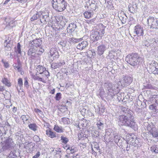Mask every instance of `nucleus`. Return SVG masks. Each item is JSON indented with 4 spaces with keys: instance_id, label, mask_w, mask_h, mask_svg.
<instances>
[{
    "instance_id": "obj_1",
    "label": "nucleus",
    "mask_w": 158,
    "mask_h": 158,
    "mask_svg": "<svg viewBox=\"0 0 158 158\" xmlns=\"http://www.w3.org/2000/svg\"><path fill=\"white\" fill-rule=\"evenodd\" d=\"M121 110L125 114L119 116V125L129 127L136 131L137 129V126L134 119V117L132 112L128 109L123 106H122Z\"/></svg>"
},
{
    "instance_id": "obj_2",
    "label": "nucleus",
    "mask_w": 158,
    "mask_h": 158,
    "mask_svg": "<svg viewBox=\"0 0 158 158\" xmlns=\"http://www.w3.org/2000/svg\"><path fill=\"white\" fill-rule=\"evenodd\" d=\"M138 54L137 53H132L128 55L125 59L126 61L134 68L138 66L139 60L141 59Z\"/></svg>"
},
{
    "instance_id": "obj_3",
    "label": "nucleus",
    "mask_w": 158,
    "mask_h": 158,
    "mask_svg": "<svg viewBox=\"0 0 158 158\" xmlns=\"http://www.w3.org/2000/svg\"><path fill=\"white\" fill-rule=\"evenodd\" d=\"M51 2L53 8L58 12L64 11L67 6V3L65 0H52Z\"/></svg>"
},
{
    "instance_id": "obj_4",
    "label": "nucleus",
    "mask_w": 158,
    "mask_h": 158,
    "mask_svg": "<svg viewBox=\"0 0 158 158\" xmlns=\"http://www.w3.org/2000/svg\"><path fill=\"white\" fill-rule=\"evenodd\" d=\"M132 81V77L128 76H126L121 79V80L118 82V84L119 86L125 87L129 85Z\"/></svg>"
},
{
    "instance_id": "obj_5",
    "label": "nucleus",
    "mask_w": 158,
    "mask_h": 158,
    "mask_svg": "<svg viewBox=\"0 0 158 158\" xmlns=\"http://www.w3.org/2000/svg\"><path fill=\"white\" fill-rule=\"evenodd\" d=\"M49 20V12L46 8H44V10L40 11V22L45 23Z\"/></svg>"
},
{
    "instance_id": "obj_6",
    "label": "nucleus",
    "mask_w": 158,
    "mask_h": 158,
    "mask_svg": "<svg viewBox=\"0 0 158 158\" xmlns=\"http://www.w3.org/2000/svg\"><path fill=\"white\" fill-rule=\"evenodd\" d=\"M99 31L100 30L98 29H95L92 30L91 37L93 42L97 41L102 39Z\"/></svg>"
},
{
    "instance_id": "obj_7",
    "label": "nucleus",
    "mask_w": 158,
    "mask_h": 158,
    "mask_svg": "<svg viewBox=\"0 0 158 158\" xmlns=\"http://www.w3.org/2000/svg\"><path fill=\"white\" fill-rule=\"evenodd\" d=\"M147 22L148 26L150 27V28H157L158 22L156 18L150 16L147 19Z\"/></svg>"
},
{
    "instance_id": "obj_8",
    "label": "nucleus",
    "mask_w": 158,
    "mask_h": 158,
    "mask_svg": "<svg viewBox=\"0 0 158 158\" xmlns=\"http://www.w3.org/2000/svg\"><path fill=\"white\" fill-rule=\"evenodd\" d=\"M104 87L107 89L108 92H111V91H115L116 92V89L118 88V87L117 85H113L112 83L107 82L104 84Z\"/></svg>"
},
{
    "instance_id": "obj_9",
    "label": "nucleus",
    "mask_w": 158,
    "mask_h": 158,
    "mask_svg": "<svg viewBox=\"0 0 158 158\" xmlns=\"http://www.w3.org/2000/svg\"><path fill=\"white\" fill-rule=\"evenodd\" d=\"M50 57L52 60L58 59L59 56V52L55 48H52L50 52Z\"/></svg>"
},
{
    "instance_id": "obj_10",
    "label": "nucleus",
    "mask_w": 158,
    "mask_h": 158,
    "mask_svg": "<svg viewBox=\"0 0 158 158\" xmlns=\"http://www.w3.org/2000/svg\"><path fill=\"white\" fill-rule=\"evenodd\" d=\"M12 141V139L9 138L5 143L2 144L1 145V147L2 148L1 149L0 152L9 149L11 147V143H11Z\"/></svg>"
},
{
    "instance_id": "obj_11",
    "label": "nucleus",
    "mask_w": 158,
    "mask_h": 158,
    "mask_svg": "<svg viewBox=\"0 0 158 158\" xmlns=\"http://www.w3.org/2000/svg\"><path fill=\"white\" fill-rule=\"evenodd\" d=\"M35 144L31 142H26L24 143V147L26 149L27 153H31L33 151V148Z\"/></svg>"
},
{
    "instance_id": "obj_12",
    "label": "nucleus",
    "mask_w": 158,
    "mask_h": 158,
    "mask_svg": "<svg viewBox=\"0 0 158 158\" xmlns=\"http://www.w3.org/2000/svg\"><path fill=\"white\" fill-rule=\"evenodd\" d=\"M144 125L145 130H147L149 133L156 128L155 125L152 122L145 123Z\"/></svg>"
},
{
    "instance_id": "obj_13",
    "label": "nucleus",
    "mask_w": 158,
    "mask_h": 158,
    "mask_svg": "<svg viewBox=\"0 0 158 158\" xmlns=\"http://www.w3.org/2000/svg\"><path fill=\"white\" fill-rule=\"evenodd\" d=\"M79 43L77 46V48L78 49L82 50L87 47L88 44L87 41H83L81 42L80 41Z\"/></svg>"
},
{
    "instance_id": "obj_14",
    "label": "nucleus",
    "mask_w": 158,
    "mask_h": 158,
    "mask_svg": "<svg viewBox=\"0 0 158 158\" xmlns=\"http://www.w3.org/2000/svg\"><path fill=\"white\" fill-rule=\"evenodd\" d=\"M158 63L155 61H152L149 65V71L154 73L158 65Z\"/></svg>"
},
{
    "instance_id": "obj_15",
    "label": "nucleus",
    "mask_w": 158,
    "mask_h": 158,
    "mask_svg": "<svg viewBox=\"0 0 158 158\" xmlns=\"http://www.w3.org/2000/svg\"><path fill=\"white\" fill-rule=\"evenodd\" d=\"M135 32L138 36L143 35V27L139 25H137L135 27Z\"/></svg>"
},
{
    "instance_id": "obj_16",
    "label": "nucleus",
    "mask_w": 158,
    "mask_h": 158,
    "mask_svg": "<svg viewBox=\"0 0 158 158\" xmlns=\"http://www.w3.org/2000/svg\"><path fill=\"white\" fill-rule=\"evenodd\" d=\"M41 69H43V72L42 73H40V74H42V76L43 77V78L40 77V81H42L44 82H45V80L44 79V78L46 79L48 75L47 73H49L48 71L46 70L45 68H43L42 66H40V70Z\"/></svg>"
},
{
    "instance_id": "obj_17",
    "label": "nucleus",
    "mask_w": 158,
    "mask_h": 158,
    "mask_svg": "<svg viewBox=\"0 0 158 158\" xmlns=\"http://www.w3.org/2000/svg\"><path fill=\"white\" fill-rule=\"evenodd\" d=\"M106 46L104 44H101L98 47L97 53L100 56L103 54L106 50Z\"/></svg>"
},
{
    "instance_id": "obj_18",
    "label": "nucleus",
    "mask_w": 158,
    "mask_h": 158,
    "mask_svg": "<svg viewBox=\"0 0 158 158\" xmlns=\"http://www.w3.org/2000/svg\"><path fill=\"white\" fill-rule=\"evenodd\" d=\"M66 151L68 153H70L71 154L74 153L78 151L77 148L74 146H69L66 149Z\"/></svg>"
},
{
    "instance_id": "obj_19",
    "label": "nucleus",
    "mask_w": 158,
    "mask_h": 158,
    "mask_svg": "<svg viewBox=\"0 0 158 158\" xmlns=\"http://www.w3.org/2000/svg\"><path fill=\"white\" fill-rule=\"evenodd\" d=\"M39 39L34 40L32 41H30L29 43V46L33 47V48L35 49V48H37L40 47V42L38 40Z\"/></svg>"
},
{
    "instance_id": "obj_20",
    "label": "nucleus",
    "mask_w": 158,
    "mask_h": 158,
    "mask_svg": "<svg viewBox=\"0 0 158 158\" xmlns=\"http://www.w3.org/2000/svg\"><path fill=\"white\" fill-rule=\"evenodd\" d=\"M77 27V26L76 24L74 23H71L69 25L68 27H67V31H68V30H69V32L71 33L75 30Z\"/></svg>"
},
{
    "instance_id": "obj_21",
    "label": "nucleus",
    "mask_w": 158,
    "mask_h": 158,
    "mask_svg": "<svg viewBox=\"0 0 158 158\" xmlns=\"http://www.w3.org/2000/svg\"><path fill=\"white\" fill-rule=\"evenodd\" d=\"M56 19L57 21L58 22L60 21V19L61 20V24L63 26H64L65 25V23H67V20L65 19V17L62 16H60L59 17H56Z\"/></svg>"
},
{
    "instance_id": "obj_22",
    "label": "nucleus",
    "mask_w": 158,
    "mask_h": 158,
    "mask_svg": "<svg viewBox=\"0 0 158 158\" xmlns=\"http://www.w3.org/2000/svg\"><path fill=\"white\" fill-rule=\"evenodd\" d=\"M40 65H37V68H36V69L35 70L36 72V74L35 75H34L33 78L35 80H40V77H39V75H40V73L39 72V71H40Z\"/></svg>"
},
{
    "instance_id": "obj_23",
    "label": "nucleus",
    "mask_w": 158,
    "mask_h": 158,
    "mask_svg": "<svg viewBox=\"0 0 158 158\" xmlns=\"http://www.w3.org/2000/svg\"><path fill=\"white\" fill-rule=\"evenodd\" d=\"M113 135L114 136V142L116 143L117 144L119 141H122V140H120V136L116 132H114Z\"/></svg>"
},
{
    "instance_id": "obj_24",
    "label": "nucleus",
    "mask_w": 158,
    "mask_h": 158,
    "mask_svg": "<svg viewBox=\"0 0 158 158\" xmlns=\"http://www.w3.org/2000/svg\"><path fill=\"white\" fill-rule=\"evenodd\" d=\"M116 96L119 102H125V101H123L124 99V93H118L117 94Z\"/></svg>"
},
{
    "instance_id": "obj_25",
    "label": "nucleus",
    "mask_w": 158,
    "mask_h": 158,
    "mask_svg": "<svg viewBox=\"0 0 158 158\" xmlns=\"http://www.w3.org/2000/svg\"><path fill=\"white\" fill-rule=\"evenodd\" d=\"M140 141V140L139 139H136L135 140V142H133L132 145L137 148L140 147L142 144V143Z\"/></svg>"
},
{
    "instance_id": "obj_26",
    "label": "nucleus",
    "mask_w": 158,
    "mask_h": 158,
    "mask_svg": "<svg viewBox=\"0 0 158 158\" xmlns=\"http://www.w3.org/2000/svg\"><path fill=\"white\" fill-rule=\"evenodd\" d=\"M46 134L47 135L51 138H52L56 137L55 134L51 131L49 128L48 129L46 130Z\"/></svg>"
},
{
    "instance_id": "obj_27",
    "label": "nucleus",
    "mask_w": 158,
    "mask_h": 158,
    "mask_svg": "<svg viewBox=\"0 0 158 158\" xmlns=\"http://www.w3.org/2000/svg\"><path fill=\"white\" fill-rule=\"evenodd\" d=\"M149 108L153 112L156 113L158 112V105L156 104L151 105L149 106Z\"/></svg>"
},
{
    "instance_id": "obj_28",
    "label": "nucleus",
    "mask_w": 158,
    "mask_h": 158,
    "mask_svg": "<svg viewBox=\"0 0 158 158\" xmlns=\"http://www.w3.org/2000/svg\"><path fill=\"white\" fill-rule=\"evenodd\" d=\"M149 133L152 135L153 137L158 138V131L156 128L154 129L152 131L149 132Z\"/></svg>"
},
{
    "instance_id": "obj_29",
    "label": "nucleus",
    "mask_w": 158,
    "mask_h": 158,
    "mask_svg": "<svg viewBox=\"0 0 158 158\" xmlns=\"http://www.w3.org/2000/svg\"><path fill=\"white\" fill-rule=\"evenodd\" d=\"M96 125L98 129L99 130H102L104 127V124L103 122H101L100 121H98L96 124Z\"/></svg>"
},
{
    "instance_id": "obj_30",
    "label": "nucleus",
    "mask_w": 158,
    "mask_h": 158,
    "mask_svg": "<svg viewBox=\"0 0 158 158\" xmlns=\"http://www.w3.org/2000/svg\"><path fill=\"white\" fill-rule=\"evenodd\" d=\"M69 41L70 43L75 44L80 42L81 41V39H76L73 37L70 38Z\"/></svg>"
},
{
    "instance_id": "obj_31",
    "label": "nucleus",
    "mask_w": 158,
    "mask_h": 158,
    "mask_svg": "<svg viewBox=\"0 0 158 158\" xmlns=\"http://www.w3.org/2000/svg\"><path fill=\"white\" fill-rule=\"evenodd\" d=\"M136 104L138 106L141 107V108H142L144 107V106H146V105L144 102H142L139 99L137 100L136 101Z\"/></svg>"
},
{
    "instance_id": "obj_32",
    "label": "nucleus",
    "mask_w": 158,
    "mask_h": 158,
    "mask_svg": "<svg viewBox=\"0 0 158 158\" xmlns=\"http://www.w3.org/2000/svg\"><path fill=\"white\" fill-rule=\"evenodd\" d=\"M115 91H111V92H107L108 95L107 97H108V98L110 99H112L113 98L114 96H115V94H116V93H114Z\"/></svg>"
},
{
    "instance_id": "obj_33",
    "label": "nucleus",
    "mask_w": 158,
    "mask_h": 158,
    "mask_svg": "<svg viewBox=\"0 0 158 158\" xmlns=\"http://www.w3.org/2000/svg\"><path fill=\"white\" fill-rule=\"evenodd\" d=\"M84 15L85 18L89 19L93 16V14L89 12L85 11L84 13Z\"/></svg>"
},
{
    "instance_id": "obj_34",
    "label": "nucleus",
    "mask_w": 158,
    "mask_h": 158,
    "mask_svg": "<svg viewBox=\"0 0 158 158\" xmlns=\"http://www.w3.org/2000/svg\"><path fill=\"white\" fill-rule=\"evenodd\" d=\"M2 82L3 84L8 87H9L10 86V82L6 78H3L2 80Z\"/></svg>"
},
{
    "instance_id": "obj_35",
    "label": "nucleus",
    "mask_w": 158,
    "mask_h": 158,
    "mask_svg": "<svg viewBox=\"0 0 158 158\" xmlns=\"http://www.w3.org/2000/svg\"><path fill=\"white\" fill-rule=\"evenodd\" d=\"M58 109L61 112L63 113H64L68 110L67 106H61V107H60Z\"/></svg>"
},
{
    "instance_id": "obj_36",
    "label": "nucleus",
    "mask_w": 158,
    "mask_h": 158,
    "mask_svg": "<svg viewBox=\"0 0 158 158\" xmlns=\"http://www.w3.org/2000/svg\"><path fill=\"white\" fill-rule=\"evenodd\" d=\"M151 150L152 152H155L156 153H158V146L154 145L151 147Z\"/></svg>"
},
{
    "instance_id": "obj_37",
    "label": "nucleus",
    "mask_w": 158,
    "mask_h": 158,
    "mask_svg": "<svg viewBox=\"0 0 158 158\" xmlns=\"http://www.w3.org/2000/svg\"><path fill=\"white\" fill-rule=\"evenodd\" d=\"M15 153L16 152H10L7 158H17Z\"/></svg>"
},
{
    "instance_id": "obj_38",
    "label": "nucleus",
    "mask_w": 158,
    "mask_h": 158,
    "mask_svg": "<svg viewBox=\"0 0 158 158\" xmlns=\"http://www.w3.org/2000/svg\"><path fill=\"white\" fill-rule=\"evenodd\" d=\"M98 92H99V93L98 94L102 98L103 97L105 93L104 89L102 88H100L99 89Z\"/></svg>"
},
{
    "instance_id": "obj_39",
    "label": "nucleus",
    "mask_w": 158,
    "mask_h": 158,
    "mask_svg": "<svg viewBox=\"0 0 158 158\" xmlns=\"http://www.w3.org/2000/svg\"><path fill=\"white\" fill-rule=\"evenodd\" d=\"M21 45L19 43H18L17 45V49L15 51L18 54H21Z\"/></svg>"
},
{
    "instance_id": "obj_40",
    "label": "nucleus",
    "mask_w": 158,
    "mask_h": 158,
    "mask_svg": "<svg viewBox=\"0 0 158 158\" xmlns=\"http://www.w3.org/2000/svg\"><path fill=\"white\" fill-rule=\"evenodd\" d=\"M54 129L56 131L58 132H63V130L61 127H60L58 126H55Z\"/></svg>"
},
{
    "instance_id": "obj_41",
    "label": "nucleus",
    "mask_w": 158,
    "mask_h": 158,
    "mask_svg": "<svg viewBox=\"0 0 158 158\" xmlns=\"http://www.w3.org/2000/svg\"><path fill=\"white\" fill-rule=\"evenodd\" d=\"M128 10L129 11H130L131 13L133 14L136 12V11L134 9L131 5L128 6Z\"/></svg>"
},
{
    "instance_id": "obj_42",
    "label": "nucleus",
    "mask_w": 158,
    "mask_h": 158,
    "mask_svg": "<svg viewBox=\"0 0 158 158\" xmlns=\"http://www.w3.org/2000/svg\"><path fill=\"white\" fill-rule=\"evenodd\" d=\"M61 140L62 143L66 144L68 141L69 139L66 137L61 136Z\"/></svg>"
},
{
    "instance_id": "obj_43",
    "label": "nucleus",
    "mask_w": 158,
    "mask_h": 158,
    "mask_svg": "<svg viewBox=\"0 0 158 158\" xmlns=\"http://www.w3.org/2000/svg\"><path fill=\"white\" fill-rule=\"evenodd\" d=\"M57 63H52L51 64V67L52 69H56L57 68H59Z\"/></svg>"
},
{
    "instance_id": "obj_44",
    "label": "nucleus",
    "mask_w": 158,
    "mask_h": 158,
    "mask_svg": "<svg viewBox=\"0 0 158 158\" xmlns=\"http://www.w3.org/2000/svg\"><path fill=\"white\" fill-rule=\"evenodd\" d=\"M97 6L94 3H92L90 4V10H95Z\"/></svg>"
},
{
    "instance_id": "obj_45",
    "label": "nucleus",
    "mask_w": 158,
    "mask_h": 158,
    "mask_svg": "<svg viewBox=\"0 0 158 158\" xmlns=\"http://www.w3.org/2000/svg\"><path fill=\"white\" fill-rule=\"evenodd\" d=\"M18 84L21 89V88L22 87L23 85V80L21 78H19L18 79Z\"/></svg>"
},
{
    "instance_id": "obj_46",
    "label": "nucleus",
    "mask_w": 158,
    "mask_h": 158,
    "mask_svg": "<svg viewBox=\"0 0 158 158\" xmlns=\"http://www.w3.org/2000/svg\"><path fill=\"white\" fill-rule=\"evenodd\" d=\"M61 94L60 93H57L56 94L55 98L57 101H59L61 98Z\"/></svg>"
},
{
    "instance_id": "obj_47",
    "label": "nucleus",
    "mask_w": 158,
    "mask_h": 158,
    "mask_svg": "<svg viewBox=\"0 0 158 158\" xmlns=\"http://www.w3.org/2000/svg\"><path fill=\"white\" fill-rule=\"evenodd\" d=\"M10 40L8 41L7 40H5L4 42V46L6 47H10Z\"/></svg>"
},
{
    "instance_id": "obj_48",
    "label": "nucleus",
    "mask_w": 158,
    "mask_h": 158,
    "mask_svg": "<svg viewBox=\"0 0 158 158\" xmlns=\"http://www.w3.org/2000/svg\"><path fill=\"white\" fill-rule=\"evenodd\" d=\"M99 132L97 131H95L94 133H92V136L93 137L96 138L99 136Z\"/></svg>"
},
{
    "instance_id": "obj_49",
    "label": "nucleus",
    "mask_w": 158,
    "mask_h": 158,
    "mask_svg": "<svg viewBox=\"0 0 158 158\" xmlns=\"http://www.w3.org/2000/svg\"><path fill=\"white\" fill-rule=\"evenodd\" d=\"M83 133H84V135L85 138H87L90 135L89 131L88 130H85Z\"/></svg>"
},
{
    "instance_id": "obj_50",
    "label": "nucleus",
    "mask_w": 158,
    "mask_h": 158,
    "mask_svg": "<svg viewBox=\"0 0 158 158\" xmlns=\"http://www.w3.org/2000/svg\"><path fill=\"white\" fill-rule=\"evenodd\" d=\"M136 138H134L133 137H130L129 138L128 141H129L130 144L132 145L133 142H135V140L136 139Z\"/></svg>"
},
{
    "instance_id": "obj_51",
    "label": "nucleus",
    "mask_w": 158,
    "mask_h": 158,
    "mask_svg": "<svg viewBox=\"0 0 158 158\" xmlns=\"http://www.w3.org/2000/svg\"><path fill=\"white\" fill-rule=\"evenodd\" d=\"M28 116L27 117L26 115H22L21 117V118L22 120L23 121V122L24 123V121H27L28 119Z\"/></svg>"
},
{
    "instance_id": "obj_52",
    "label": "nucleus",
    "mask_w": 158,
    "mask_h": 158,
    "mask_svg": "<svg viewBox=\"0 0 158 158\" xmlns=\"http://www.w3.org/2000/svg\"><path fill=\"white\" fill-rule=\"evenodd\" d=\"M2 61L4 64V66L6 68H7L9 67V64L7 62L4 61L3 59H2Z\"/></svg>"
},
{
    "instance_id": "obj_53",
    "label": "nucleus",
    "mask_w": 158,
    "mask_h": 158,
    "mask_svg": "<svg viewBox=\"0 0 158 158\" xmlns=\"http://www.w3.org/2000/svg\"><path fill=\"white\" fill-rule=\"evenodd\" d=\"M153 98L155 99V102L156 103V104L158 105V95H155L153 96Z\"/></svg>"
},
{
    "instance_id": "obj_54",
    "label": "nucleus",
    "mask_w": 158,
    "mask_h": 158,
    "mask_svg": "<svg viewBox=\"0 0 158 158\" xmlns=\"http://www.w3.org/2000/svg\"><path fill=\"white\" fill-rule=\"evenodd\" d=\"M80 112L82 115L84 116L85 114V113L86 111V109L84 108H83L81 110L80 109Z\"/></svg>"
},
{
    "instance_id": "obj_55",
    "label": "nucleus",
    "mask_w": 158,
    "mask_h": 158,
    "mask_svg": "<svg viewBox=\"0 0 158 158\" xmlns=\"http://www.w3.org/2000/svg\"><path fill=\"white\" fill-rule=\"evenodd\" d=\"M29 128L35 131V125L33 124H31L29 125Z\"/></svg>"
},
{
    "instance_id": "obj_56",
    "label": "nucleus",
    "mask_w": 158,
    "mask_h": 158,
    "mask_svg": "<svg viewBox=\"0 0 158 158\" xmlns=\"http://www.w3.org/2000/svg\"><path fill=\"white\" fill-rule=\"evenodd\" d=\"M33 139L36 142H38L40 141V138L37 135L33 137Z\"/></svg>"
},
{
    "instance_id": "obj_57",
    "label": "nucleus",
    "mask_w": 158,
    "mask_h": 158,
    "mask_svg": "<svg viewBox=\"0 0 158 158\" xmlns=\"http://www.w3.org/2000/svg\"><path fill=\"white\" fill-rule=\"evenodd\" d=\"M58 64V65L59 67L60 66H61L62 65H64L65 64V62L64 60H62V61H60V62H59L58 63H57Z\"/></svg>"
},
{
    "instance_id": "obj_58",
    "label": "nucleus",
    "mask_w": 158,
    "mask_h": 158,
    "mask_svg": "<svg viewBox=\"0 0 158 158\" xmlns=\"http://www.w3.org/2000/svg\"><path fill=\"white\" fill-rule=\"evenodd\" d=\"M37 14H36V15H34L31 18V21H33L34 20L36 19L37 18Z\"/></svg>"
},
{
    "instance_id": "obj_59",
    "label": "nucleus",
    "mask_w": 158,
    "mask_h": 158,
    "mask_svg": "<svg viewBox=\"0 0 158 158\" xmlns=\"http://www.w3.org/2000/svg\"><path fill=\"white\" fill-rule=\"evenodd\" d=\"M135 111L136 112L139 113L142 111V109L139 107L137 106L135 109Z\"/></svg>"
},
{
    "instance_id": "obj_60",
    "label": "nucleus",
    "mask_w": 158,
    "mask_h": 158,
    "mask_svg": "<svg viewBox=\"0 0 158 158\" xmlns=\"http://www.w3.org/2000/svg\"><path fill=\"white\" fill-rule=\"evenodd\" d=\"M99 111H101L102 113H104L106 110L104 106H102L101 108H99Z\"/></svg>"
},
{
    "instance_id": "obj_61",
    "label": "nucleus",
    "mask_w": 158,
    "mask_h": 158,
    "mask_svg": "<svg viewBox=\"0 0 158 158\" xmlns=\"http://www.w3.org/2000/svg\"><path fill=\"white\" fill-rule=\"evenodd\" d=\"M28 82L27 81V79L25 78V81L24 84V86H26V87H27L28 85Z\"/></svg>"
},
{
    "instance_id": "obj_62",
    "label": "nucleus",
    "mask_w": 158,
    "mask_h": 158,
    "mask_svg": "<svg viewBox=\"0 0 158 158\" xmlns=\"http://www.w3.org/2000/svg\"><path fill=\"white\" fill-rule=\"evenodd\" d=\"M145 87L147 89H153V87L151 85H147L145 86Z\"/></svg>"
},
{
    "instance_id": "obj_63",
    "label": "nucleus",
    "mask_w": 158,
    "mask_h": 158,
    "mask_svg": "<svg viewBox=\"0 0 158 158\" xmlns=\"http://www.w3.org/2000/svg\"><path fill=\"white\" fill-rule=\"evenodd\" d=\"M89 22L91 24H92L95 23L96 22L95 18H94L92 19H91L90 20Z\"/></svg>"
},
{
    "instance_id": "obj_64",
    "label": "nucleus",
    "mask_w": 158,
    "mask_h": 158,
    "mask_svg": "<svg viewBox=\"0 0 158 158\" xmlns=\"http://www.w3.org/2000/svg\"><path fill=\"white\" fill-rule=\"evenodd\" d=\"M40 156V152H38L32 158H38Z\"/></svg>"
}]
</instances>
